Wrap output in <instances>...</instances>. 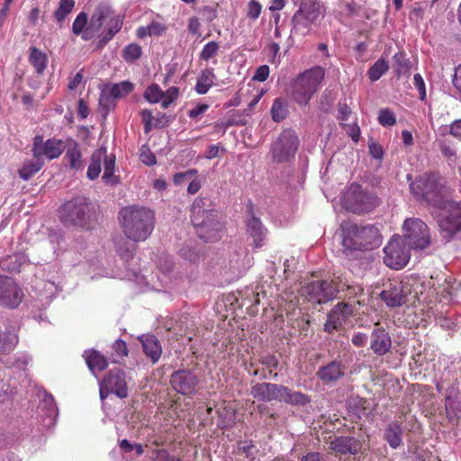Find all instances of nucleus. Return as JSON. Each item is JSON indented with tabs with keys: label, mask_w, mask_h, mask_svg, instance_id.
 I'll return each instance as SVG.
<instances>
[{
	"label": "nucleus",
	"mask_w": 461,
	"mask_h": 461,
	"mask_svg": "<svg viewBox=\"0 0 461 461\" xmlns=\"http://www.w3.org/2000/svg\"><path fill=\"white\" fill-rule=\"evenodd\" d=\"M119 221L125 236L135 241H144L154 229L155 214L147 207L126 206L119 212Z\"/></svg>",
	"instance_id": "obj_1"
},
{
	"label": "nucleus",
	"mask_w": 461,
	"mask_h": 461,
	"mask_svg": "<svg viewBox=\"0 0 461 461\" xmlns=\"http://www.w3.org/2000/svg\"><path fill=\"white\" fill-rule=\"evenodd\" d=\"M191 221L200 239L212 242L221 238L218 212L211 199L197 197L191 209Z\"/></svg>",
	"instance_id": "obj_2"
},
{
	"label": "nucleus",
	"mask_w": 461,
	"mask_h": 461,
	"mask_svg": "<svg viewBox=\"0 0 461 461\" xmlns=\"http://www.w3.org/2000/svg\"><path fill=\"white\" fill-rule=\"evenodd\" d=\"M443 240L450 241L461 234V201L448 194L429 212Z\"/></svg>",
	"instance_id": "obj_3"
},
{
	"label": "nucleus",
	"mask_w": 461,
	"mask_h": 461,
	"mask_svg": "<svg viewBox=\"0 0 461 461\" xmlns=\"http://www.w3.org/2000/svg\"><path fill=\"white\" fill-rule=\"evenodd\" d=\"M410 189L417 199L427 203L429 212L449 194L439 177L433 174L420 176L410 184Z\"/></svg>",
	"instance_id": "obj_4"
},
{
	"label": "nucleus",
	"mask_w": 461,
	"mask_h": 461,
	"mask_svg": "<svg viewBox=\"0 0 461 461\" xmlns=\"http://www.w3.org/2000/svg\"><path fill=\"white\" fill-rule=\"evenodd\" d=\"M343 232L342 244L346 249H372L381 243L379 230L374 225L358 226L348 223L343 227Z\"/></svg>",
	"instance_id": "obj_5"
},
{
	"label": "nucleus",
	"mask_w": 461,
	"mask_h": 461,
	"mask_svg": "<svg viewBox=\"0 0 461 461\" xmlns=\"http://www.w3.org/2000/svg\"><path fill=\"white\" fill-rule=\"evenodd\" d=\"M325 71L314 67L300 74L291 86L293 99L301 105H306L324 78Z\"/></svg>",
	"instance_id": "obj_6"
},
{
	"label": "nucleus",
	"mask_w": 461,
	"mask_h": 461,
	"mask_svg": "<svg viewBox=\"0 0 461 461\" xmlns=\"http://www.w3.org/2000/svg\"><path fill=\"white\" fill-rule=\"evenodd\" d=\"M402 239L412 250H424L431 244L430 230L419 218L406 219L402 224Z\"/></svg>",
	"instance_id": "obj_7"
},
{
	"label": "nucleus",
	"mask_w": 461,
	"mask_h": 461,
	"mask_svg": "<svg viewBox=\"0 0 461 461\" xmlns=\"http://www.w3.org/2000/svg\"><path fill=\"white\" fill-rule=\"evenodd\" d=\"M102 165H104V182L107 185H116L119 180L114 175L115 156H108L105 147L97 149L92 154L91 161L86 172L87 178L90 180L96 179L102 171Z\"/></svg>",
	"instance_id": "obj_8"
},
{
	"label": "nucleus",
	"mask_w": 461,
	"mask_h": 461,
	"mask_svg": "<svg viewBox=\"0 0 461 461\" xmlns=\"http://www.w3.org/2000/svg\"><path fill=\"white\" fill-rule=\"evenodd\" d=\"M93 206L85 197L66 202L59 210L60 221L67 226H85L92 215Z\"/></svg>",
	"instance_id": "obj_9"
},
{
	"label": "nucleus",
	"mask_w": 461,
	"mask_h": 461,
	"mask_svg": "<svg viewBox=\"0 0 461 461\" xmlns=\"http://www.w3.org/2000/svg\"><path fill=\"white\" fill-rule=\"evenodd\" d=\"M378 203L376 196L363 190L358 184H351L342 196L343 207L354 213H365L372 211Z\"/></svg>",
	"instance_id": "obj_10"
},
{
	"label": "nucleus",
	"mask_w": 461,
	"mask_h": 461,
	"mask_svg": "<svg viewBox=\"0 0 461 461\" xmlns=\"http://www.w3.org/2000/svg\"><path fill=\"white\" fill-rule=\"evenodd\" d=\"M322 15L321 5L317 0H303L299 9L293 16V30L295 33L305 35L311 26Z\"/></svg>",
	"instance_id": "obj_11"
},
{
	"label": "nucleus",
	"mask_w": 461,
	"mask_h": 461,
	"mask_svg": "<svg viewBox=\"0 0 461 461\" xmlns=\"http://www.w3.org/2000/svg\"><path fill=\"white\" fill-rule=\"evenodd\" d=\"M411 249L401 236H393L384 248V262L392 269H402L411 258Z\"/></svg>",
	"instance_id": "obj_12"
},
{
	"label": "nucleus",
	"mask_w": 461,
	"mask_h": 461,
	"mask_svg": "<svg viewBox=\"0 0 461 461\" xmlns=\"http://www.w3.org/2000/svg\"><path fill=\"white\" fill-rule=\"evenodd\" d=\"M298 144L299 140L294 131L289 129L283 131L271 147L273 161L276 163L288 162L294 157Z\"/></svg>",
	"instance_id": "obj_13"
},
{
	"label": "nucleus",
	"mask_w": 461,
	"mask_h": 461,
	"mask_svg": "<svg viewBox=\"0 0 461 461\" xmlns=\"http://www.w3.org/2000/svg\"><path fill=\"white\" fill-rule=\"evenodd\" d=\"M99 386L100 398L102 401H104L110 393L116 394L121 399L128 395L124 373L118 368L111 370L104 379L99 383Z\"/></svg>",
	"instance_id": "obj_14"
},
{
	"label": "nucleus",
	"mask_w": 461,
	"mask_h": 461,
	"mask_svg": "<svg viewBox=\"0 0 461 461\" xmlns=\"http://www.w3.org/2000/svg\"><path fill=\"white\" fill-rule=\"evenodd\" d=\"M133 87L130 81L105 86L99 98V104L104 113L107 114L115 106V100L128 95Z\"/></svg>",
	"instance_id": "obj_15"
},
{
	"label": "nucleus",
	"mask_w": 461,
	"mask_h": 461,
	"mask_svg": "<svg viewBox=\"0 0 461 461\" xmlns=\"http://www.w3.org/2000/svg\"><path fill=\"white\" fill-rule=\"evenodd\" d=\"M23 299V292L14 278L0 275V305L16 308Z\"/></svg>",
	"instance_id": "obj_16"
},
{
	"label": "nucleus",
	"mask_w": 461,
	"mask_h": 461,
	"mask_svg": "<svg viewBox=\"0 0 461 461\" xmlns=\"http://www.w3.org/2000/svg\"><path fill=\"white\" fill-rule=\"evenodd\" d=\"M339 288L333 283L328 281H316L308 284L303 287V294L307 296L308 300L316 303H325L332 300Z\"/></svg>",
	"instance_id": "obj_17"
},
{
	"label": "nucleus",
	"mask_w": 461,
	"mask_h": 461,
	"mask_svg": "<svg viewBox=\"0 0 461 461\" xmlns=\"http://www.w3.org/2000/svg\"><path fill=\"white\" fill-rule=\"evenodd\" d=\"M198 383L197 375L193 371L187 369L175 371L170 377L172 388L183 395L194 393Z\"/></svg>",
	"instance_id": "obj_18"
},
{
	"label": "nucleus",
	"mask_w": 461,
	"mask_h": 461,
	"mask_svg": "<svg viewBox=\"0 0 461 461\" xmlns=\"http://www.w3.org/2000/svg\"><path fill=\"white\" fill-rule=\"evenodd\" d=\"M65 149L66 145L61 140L49 139L43 142L41 138L36 137L32 152L35 158H41L42 159V157H45L50 160L59 158Z\"/></svg>",
	"instance_id": "obj_19"
},
{
	"label": "nucleus",
	"mask_w": 461,
	"mask_h": 461,
	"mask_svg": "<svg viewBox=\"0 0 461 461\" xmlns=\"http://www.w3.org/2000/svg\"><path fill=\"white\" fill-rule=\"evenodd\" d=\"M353 314L352 305L346 303H337L327 316L325 331L331 333L340 329Z\"/></svg>",
	"instance_id": "obj_20"
},
{
	"label": "nucleus",
	"mask_w": 461,
	"mask_h": 461,
	"mask_svg": "<svg viewBox=\"0 0 461 461\" xmlns=\"http://www.w3.org/2000/svg\"><path fill=\"white\" fill-rule=\"evenodd\" d=\"M407 293L402 282L390 281L384 285L380 296L388 307H399L405 303Z\"/></svg>",
	"instance_id": "obj_21"
},
{
	"label": "nucleus",
	"mask_w": 461,
	"mask_h": 461,
	"mask_svg": "<svg viewBox=\"0 0 461 461\" xmlns=\"http://www.w3.org/2000/svg\"><path fill=\"white\" fill-rule=\"evenodd\" d=\"M285 386L271 384V383H260L251 387V395L262 402H270L273 400L280 401L282 398L281 392H285Z\"/></svg>",
	"instance_id": "obj_22"
},
{
	"label": "nucleus",
	"mask_w": 461,
	"mask_h": 461,
	"mask_svg": "<svg viewBox=\"0 0 461 461\" xmlns=\"http://www.w3.org/2000/svg\"><path fill=\"white\" fill-rule=\"evenodd\" d=\"M362 441L351 436L336 437L330 441V448L339 455H357L362 449Z\"/></svg>",
	"instance_id": "obj_23"
},
{
	"label": "nucleus",
	"mask_w": 461,
	"mask_h": 461,
	"mask_svg": "<svg viewBox=\"0 0 461 461\" xmlns=\"http://www.w3.org/2000/svg\"><path fill=\"white\" fill-rule=\"evenodd\" d=\"M392 346L389 333L381 327H376L371 333L370 348L376 355L383 356L386 354Z\"/></svg>",
	"instance_id": "obj_24"
},
{
	"label": "nucleus",
	"mask_w": 461,
	"mask_h": 461,
	"mask_svg": "<svg viewBox=\"0 0 461 461\" xmlns=\"http://www.w3.org/2000/svg\"><path fill=\"white\" fill-rule=\"evenodd\" d=\"M40 409L44 411V417L42 419L43 426L48 429L52 428L58 417V408L53 396L44 393L43 398L40 403Z\"/></svg>",
	"instance_id": "obj_25"
},
{
	"label": "nucleus",
	"mask_w": 461,
	"mask_h": 461,
	"mask_svg": "<svg viewBox=\"0 0 461 461\" xmlns=\"http://www.w3.org/2000/svg\"><path fill=\"white\" fill-rule=\"evenodd\" d=\"M345 368L340 362L332 361L328 365L321 366L318 372V377L324 383L330 384L338 381L343 376Z\"/></svg>",
	"instance_id": "obj_26"
},
{
	"label": "nucleus",
	"mask_w": 461,
	"mask_h": 461,
	"mask_svg": "<svg viewBox=\"0 0 461 461\" xmlns=\"http://www.w3.org/2000/svg\"><path fill=\"white\" fill-rule=\"evenodd\" d=\"M141 342L143 352L150 358L152 363L158 361L162 348L158 339L154 335H142L139 338Z\"/></svg>",
	"instance_id": "obj_27"
},
{
	"label": "nucleus",
	"mask_w": 461,
	"mask_h": 461,
	"mask_svg": "<svg viewBox=\"0 0 461 461\" xmlns=\"http://www.w3.org/2000/svg\"><path fill=\"white\" fill-rule=\"evenodd\" d=\"M108 10L105 7H98L91 16L90 22L83 35L84 41H89L95 37L104 24Z\"/></svg>",
	"instance_id": "obj_28"
},
{
	"label": "nucleus",
	"mask_w": 461,
	"mask_h": 461,
	"mask_svg": "<svg viewBox=\"0 0 461 461\" xmlns=\"http://www.w3.org/2000/svg\"><path fill=\"white\" fill-rule=\"evenodd\" d=\"M384 439L389 446L396 449L402 443V427L399 421L390 422L384 430Z\"/></svg>",
	"instance_id": "obj_29"
},
{
	"label": "nucleus",
	"mask_w": 461,
	"mask_h": 461,
	"mask_svg": "<svg viewBox=\"0 0 461 461\" xmlns=\"http://www.w3.org/2000/svg\"><path fill=\"white\" fill-rule=\"evenodd\" d=\"M28 260V257L24 253L19 252L2 258L0 260V267L5 271L19 272Z\"/></svg>",
	"instance_id": "obj_30"
},
{
	"label": "nucleus",
	"mask_w": 461,
	"mask_h": 461,
	"mask_svg": "<svg viewBox=\"0 0 461 461\" xmlns=\"http://www.w3.org/2000/svg\"><path fill=\"white\" fill-rule=\"evenodd\" d=\"M83 357L90 371L95 375V372H101L107 366L106 358L98 351L94 349L85 351Z\"/></svg>",
	"instance_id": "obj_31"
},
{
	"label": "nucleus",
	"mask_w": 461,
	"mask_h": 461,
	"mask_svg": "<svg viewBox=\"0 0 461 461\" xmlns=\"http://www.w3.org/2000/svg\"><path fill=\"white\" fill-rule=\"evenodd\" d=\"M247 228H248V232L249 233L250 237L253 239L255 246L257 248L261 247L262 242L266 238L267 230L263 227L260 220L254 216L251 217L248 221Z\"/></svg>",
	"instance_id": "obj_32"
},
{
	"label": "nucleus",
	"mask_w": 461,
	"mask_h": 461,
	"mask_svg": "<svg viewBox=\"0 0 461 461\" xmlns=\"http://www.w3.org/2000/svg\"><path fill=\"white\" fill-rule=\"evenodd\" d=\"M29 62L34 68L37 74H42L48 64V58L45 52L36 47L29 49Z\"/></svg>",
	"instance_id": "obj_33"
},
{
	"label": "nucleus",
	"mask_w": 461,
	"mask_h": 461,
	"mask_svg": "<svg viewBox=\"0 0 461 461\" xmlns=\"http://www.w3.org/2000/svg\"><path fill=\"white\" fill-rule=\"evenodd\" d=\"M65 158L68 160L71 168L76 170L83 168L82 153L79 145L76 141H71L68 146Z\"/></svg>",
	"instance_id": "obj_34"
},
{
	"label": "nucleus",
	"mask_w": 461,
	"mask_h": 461,
	"mask_svg": "<svg viewBox=\"0 0 461 461\" xmlns=\"http://www.w3.org/2000/svg\"><path fill=\"white\" fill-rule=\"evenodd\" d=\"M215 77L212 68L203 69L196 81L195 91L199 95H205L212 86Z\"/></svg>",
	"instance_id": "obj_35"
},
{
	"label": "nucleus",
	"mask_w": 461,
	"mask_h": 461,
	"mask_svg": "<svg viewBox=\"0 0 461 461\" xmlns=\"http://www.w3.org/2000/svg\"><path fill=\"white\" fill-rule=\"evenodd\" d=\"M167 30V26L158 21H152L147 26H141L137 29V36L140 39H143L147 36H160Z\"/></svg>",
	"instance_id": "obj_36"
},
{
	"label": "nucleus",
	"mask_w": 461,
	"mask_h": 461,
	"mask_svg": "<svg viewBox=\"0 0 461 461\" xmlns=\"http://www.w3.org/2000/svg\"><path fill=\"white\" fill-rule=\"evenodd\" d=\"M285 392H281L282 398L280 401H284L286 403L292 405H301L303 406L310 402V397L304 393L300 392H295L290 390L288 387L285 386Z\"/></svg>",
	"instance_id": "obj_37"
},
{
	"label": "nucleus",
	"mask_w": 461,
	"mask_h": 461,
	"mask_svg": "<svg viewBox=\"0 0 461 461\" xmlns=\"http://www.w3.org/2000/svg\"><path fill=\"white\" fill-rule=\"evenodd\" d=\"M43 166V160L41 158H35L33 160L25 161L19 169V176L23 180H29L33 175L41 170Z\"/></svg>",
	"instance_id": "obj_38"
},
{
	"label": "nucleus",
	"mask_w": 461,
	"mask_h": 461,
	"mask_svg": "<svg viewBox=\"0 0 461 461\" xmlns=\"http://www.w3.org/2000/svg\"><path fill=\"white\" fill-rule=\"evenodd\" d=\"M219 416L224 427H230L237 420V412L230 403L223 402L218 410Z\"/></svg>",
	"instance_id": "obj_39"
},
{
	"label": "nucleus",
	"mask_w": 461,
	"mask_h": 461,
	"mask_svg": "<svg viewBox=\"0 0 461 461\" xmlns=\"http://www.w3.org/2000/svg\"><path fill=\"white\" fill-rule=\"evenodd\" d=\"M74 7L75 0H59V6L54 12L53 16L60 27Z\"/></svg>",
	"instance_id": "obj_40"
},
{
	"label": "nucleus",
	"mask_w": 461,
	"mask_h": 461,
	"mask_svg": "<svg viewBox=\"0 0 461 461\" xmlns=\"http://www.w3.org/2000/svg\"><path fill=\"white\" fill-rule=\"evenodd\" d=\"M389 69L388 62L384 59H378L368 69L367 76L372 82H375L381 78Z\"/></svg>",
	"instance_id": "obj_41"
},
{
	"label": "nucleus",
	"mask_w": 461,
	"mask_h": 461,
	"mask_svg": "<svg viewBox=\"0 0 461 461\" xmlns=\"http://www.w3.org/2000/svg\"><path fill=\"white\" fill-rule=\"evenodd\" d=\"M394 70L398 77L408 75L411 68V61L403 52H397L393 56Z\"/></svg>",
	"instance_id": "obj_42"
},
{
	"label": "nucleus",
	"mask_w": 461,
	"mask_h": 461,
	"mask_svg": "<svg viewBox=\"0 0 461 461\" xmlns=\"http://www.w3.org/2000/svg\"><path fill=\"white\" fill-rule=\"evenodd\" d=\"M286 114L287 108L285 101L281 98H276L271 108L272 119L275 122H279L286 117Z\"/></svg>",
	"instance_id": "obj_43"
},
{
	"label": "nucleus",
	"mask_w": 461,
	"mask_h": 461,
	"mask_svg": "<svg viewBox=\"0 0 461 461\" xmlns=\"http://www.w3.org/2000/svg\"><path fill=\"white\" fill-rule=\"evenodd\" d=\"M220 50V44L214 41L207 42L202 49L199 58L202 60L209 61L214 58Z\"/></svg>",
	"instance_id": "obj_44"
},
{
	"label": "nucleus",
	"mask_w": 461,
	"mask_h": 461,
	"mask_svg": "<svg viewBox=\"0 0 461 461\" xmlns=\"http://www.w3.org/2000/svg\"><path fill=\"white\" fill-rule=\"evenodd\" d=\"M88 16L86 13L81 12L77 14L76 19L72 24V32L76 35H81L83 39V35L85 33V30L87 27Z\"/></svg>",
	"instance_id": "obj_45"
},
{
	"label": "nucleus",
	"mask_w": 461,
	"mask_h": 461,
	"mask_svg": "<svg viewBox=\"0 0 461 461\" xmlns=\"http://www.w3.org/2000/svg\"><path fill=\"white\" fill-rule=\"evenodd\" d=\"M142 53V50L140 45L131 43L127 45L122 51V57L127 62H132L138 59Z\"/></svg>",
	"instance_id": "obj_46"
},
{
	"label": "nucleus",
	"mask_w": 461,
	"mask_h": 461,
	"mask_svg": "<svg viewBox=\"0 0 461 461\" xmlns=\"http://www.w3.org/2000/svg\"><path fill=\"white\" fill-rule=\"evenodd\" d=\"M145 99L150 104H158L162 98V90L156 85H150L144 93Z\"/></svg>",
	"instance_id": "obj_47"
},
{
	"label": "nucleus",
	"mask_w": 461,
	"mask_h": 461,
	"mask_svg": "<svg viewBox=\"0 0 461 461\" xmlns=\"http://www.w3.org/2000/svg\"><path fill=\"white\" fill-rule=\"evenodd\" d=\"M377 120L384 127H392L396 123L394 113L388 108L381 109L379 111Z\"/></svg>",
	"instance_id": "obj_48"
},
{
	"label": "nucleus",
	"mask_w": 461,
	"mask_h": 461,
	"mask_svg": "<svg viewBox=\"0 0 461 461\" xmlns=\"http://www.w3.org/2000/svg\"><path fill=\"white\" fill-rule=\"evenodd\" d=\"M178 95L179 91L176 86H171L165 92L162 91V98L160 99L162 107L167 108L178 97Z\"/></svg>",
	"instance_id": "obj_49"
},
{
	"label": "nucleus",
	"mask_w": 461,
	"mask_h": 461,
	"mask_svg": "<svg viewBox=\"0 0 461 461\" xmlns=\"http://www.w3.org/2000/svg\"><path fill=\"white\" fill-rule=\"evenodd\" d=\"M454 401L451 398H447L446 400V412L448 421L456 425L460 420L459 411L454 408Z\"/></svg>",
	"instance_id": "obj_50"
},
{
	"label": "nucleus",
	"mask_w": 461,
	"mask_h": 461,
	"mask_svg": "<svg viewBox=\"0 0 461 461\" xmlns=\"http://www.w3.org/2000/svg\"><path fill=\"white\" fill-rule=\"evenodd\" d=\"M15 393V387L4 381H0V402L6 403Z\"/></svg>",
	"instance_id": "obj_51"
},
{
	"label": "nucleus",
	"mask_w": 461,
	"mask_h": 461,
	"mask_svg": "<svg viewBox=\"0 0 461 461\" xmlns=\"http://www.w3.org/2000/svg\"><path fill=\"white\" fill-rule=\"evenodd\" d=\"M140 117L144 124V131L146 133L149 132L152 129H154V117L152 115L151 111L147 109L141 110Z\"/></svg>",
	"instance_id": "obj_52"
},
{
	"label": "nucleus",
	"mask_w": 461,
	"mask_h": 461,
	"mask_svg": "<svg viewBox=\"0 0 461 461\" xmlns=\"http://www.w3.org/2000/svg\"><path fill=\"white\" fill-rule=\"evenodd\" d=\"M262 11V5L259 2L256 0H251L249 2L248 5V13L247 15L251 20H257Z\"/></svg>",
	"instance_id": "obj_53"
},
{
	"label": "nucleus",
	"mask_w": 461,
	"mask_h": 461,
	"mask_svg": "<svg viewBox=\"0 0 461 461\" xmlns=\"http://www.w3.org/2000/svg\"><path fill=\"white\" fill-rule=\"evenodd\" d=\"M197 174L196 169H189L185 172L176 173L174 176L173 181L175 185L184 184L185 181L192 179Z\"/></svg>",
	"instance_id": "obj_54"
},
{
	"label": "nucleus",
	"mask_w": 461,
	"mask_h": 461,
	"mask_svg": "<svg viewBox=\"0 0 461 461\" xmlns=\"http://www.w3.org/2000/svg\"><path fill=\"white\" fill-rule=\"evenodd\" d=\"M140 157V160L148 166L155 165L157 162L155 155L145 145L141 147Z\"/></svg>",
	"instance_id": "obj_55"
},
{
	"label": "nucleus",
	"mask_w": 461,
	"mask_h": 461,
	"mask_svg": "<svg viewBox=\"0 0 461 461\" xmlns=\"http://www.w3.org/2000/svg\"><path fill=\"white\" fill-rule=\"evenodd\" d=\"M413 85L417 88L419 92V97L420 100H425L426 98V86L425 82L420 76V74H415L413 76Z\"/></svg>",
	"instance_id": "obj_56"
},
{
	"label": "nucleus",
	"mask_w": 461,
	"mask_h": 461,
	"mask_svg": "<svg viewBox=\"0 0 461 461\" xmlns=\"http://www.w3.org/2000/svg\"><path fill=\"white\" fill-rule=\"evenodd\" d=\"M368 149L370 155L375 159H381L384 156L382 146L375 141L370 140L368 142Z\"/></svg>",
	"instance_id": "obj_57"
},
{
	"label": "nucleus",
	"mask_w": 461,
	"mask_h": 461,
	"mask_svg": "<svg viewBox=\"0 0 461 461\" xmlns=\"http://www.w3.org/2000/svg\"><path fill=\"white\" fill-rule=\"evenodd\" d=\"M209 109V105L206 104H197L194 108L188 111V116L191 119H196L203 115Z\"/></svg>",
	"instance_id": "obj_58"
},
{
	"label": "nucleus",
	"mask_w": 461,
	"mask_h": 461,
	"mask_svg": "<svg viewBox=\"0 0 461 461\" xmlns=\"http://www.w3.org/2000/svg\"><path fill=\"white\" fill-rule=\"evenodd\" d=\"M269 76V68L267 65H262L257 68L253 79L258 82H264Z\"/></svg>",
	"instance_id": "obj_59"
},
{
	"label": "nucleus",
	"mask_w": 461,
	"mask_h": 461,
	"mask_svg": "<svg viewBox=\"0 0 461 461\" xmlns=\"http://www.w3.org/2000/svg\"><path fill=\"white\" fill-rule=\"evenodd\" d=\"M345 131L351 137L352 140L357 142L360 138V128L357 124H345Z\"/></svg>",
	"instance_id": "obj_60"
},
{
	"label": "nucleus",
	"mask_w": 461,
	"mask_h": 461,
	"mask_svg": "<svg viewBox=\"0 0 461 461\" xmlns=\"http://www.w3.org/2000/svg\"><path fill=\"white\" fill-rule=\"evenodd\" d=\"M188 32L193 35H199L200 34V29H201V23L197 17H191L188 20V25H187Z\"/></svg>",
	"instance_id": "obj_61"
},
{
	"label": "nucleus",
	"mask_w": 461,
	"mask_h": 461,
	"mask_svg": "<svg viewBox=\"0 0 461 461\" xmlns=\"http://www.w3.org/2000/svg\"><path fill=\"white\" fill-rule=\"evenodd\" d=\"M113 350L116 353L118 357H124L128 354L126 344L124 341L121 339H117L113 344Z\"/></svg>",
	"instance_id": "obj_62"
},
{
	"label": "nucleus",
	"mask_w": 461,
	"mask_h": 461,
	"mask_svg": "<svg viewBox=\"0 0 461 461\" xmlns=\"http://www.w3.org/2000/svg\"><path fill=\"white\" fill-rule=\"evenodd\" d=\"M122 28V23L119 20L114 22V24L112 25L107 33L104 36L103 41L107 42L110 41Z\"/></svg>",
	"instance_id": "obj_63"
},
{
	"label": "nucleus",
	"mask_w": 461,
	"mask_h": 461,
	"mask_svg": "<svg viewBox=\"0 0 461 461\" xmlns=\"http://www.w3.org/2000/svg\"><path fill=\"white\" fill-rule=\"evenodd\" d=\"M450 134L461 141V119L454 121L449 125Z\"/></svg>",
	"instance_id": "obj_64"
}]
</instances>
